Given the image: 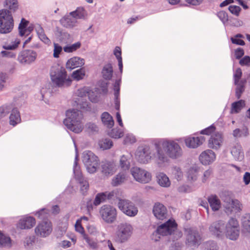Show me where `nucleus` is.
I'll return each instance as SVG.
<instances>
[{
  "mask_svg": "<svg viewBox=\"0 0 250 250\" xmlns=\"http://www.w3.org/2000/svg\"><path fill=\"white\" fill-rule=\"evenodd\" d=\"M245 105V101L241 100L232 104L231 109H240V108L244 107Z\"/></svg>",
  "mask_w": 250,
  "mask_h": 250,
  "instance_id": "nucleus-48",
  "label": "nucleus"
},
{
  "mask_svg": "<svg viewBox=\"0 0 250 250\" xmlns=\"http://www.w3.org/2000/svg\"><path fill=\"white\" fill-rule=\"evenodd\" d=\"M153 212L157 219L163 220L166 218L167 211L166 207L164 205L157 203L154 206Z\"/></svg>",
  "mask_w": 250,
  "mask_h": 250,
  "instance_id": "nucleus-16",
  "label": "nucleus"
},
{
  "mask_svg": "<svg viewBox=\"0 0 250 250\" xmlns=\"http://www.w3.org/2000/svg\"><path fill=\"white\" fill-rule=\"evenodd\" d=\"M242 38H243V36L242 35L238 34L236 35L234 37H232L231 38V41L233 44L240 45H244L245 44V42L243 40L240 39Z\"/></svg>",
  "mask_w": 250,
  "mask_h": 250,
  "instance_id": "nucleus-44",
  "label": "nucleus"
},
{
  "mask_svg": "<svg viewBox=\"0 0 250 250\" xmlns=\"http://www.w3.org/2000/svg\"><path fill=\"white\" fill-rule=\"evenodd\" d=\"M20 43V40L19 39H16L14 41L10 43H6L3 46V48L6 50H13L16 49Z\"/></svg>",
  "mask_w": 250,
  "mask_h": 250,
  "instance_id": "nucleus-38",
  "label": "nucleus"
},
{
  "mask_svg": "<svg viewBox=\"0 0 250 250\" xmlns=\"http://www.w3.org/2000/svg\"><path fill=\"white\" fill-rule=\"evenodd\" d=\"M249 131L247 128H243L242 130L237 128L233 131V136L235 137H241L243 136H246L248 135Z\"/></svg>",
  "mask_w": 250,
  "mask_h": 250,
  "instance_id": "nucleus-43",
  "label": "nucleus"
},
{
  "mask_svg": "<svg viewBox=\"0 0 250 250\" xmlns=\"http://www.w3.org/2000/svg\"><path fill=\"white\" fill-rule=\"evenodd\" d=\"M88 99L93 103H96L98 101V97L95 92L92 90L86 91Z\"/></svg>",
  "mask_w": 250,
  "mask_h": 250,
  "instance_id": "nucleus-49",
  "label": "nucleus"
},
{
  "mask_svg": "<svg viewBox=\"0 0 250 250\" xmlns=\"http://www.w3.org/2000/svg\"><path fill=\"white\" fill-rule=\"evenodd\" d=\"M54 46L53 57L54 58H58L59 57V55L62 51V47L58 43H55L54 44Z\"/></svg>",
  "mask_w": 250,
  "mask_h": 250,
  "instance_id": "nucleus-51",
  "label": "nucleus"
},
{
  "mask_svg": "<svg viewBox=\"0 0 250 250\" xmlns=\"http://www.w3.org/2000/svg\"><path fill=\"white\" fill-rule=\"evenodd\" d=\"M176 229L177 224L175 221L170 219L158 227L157 233L162 235H167L171 234Z\"/></svg>",
  "mask_w": 250,
  "mask_h": 250,
  "instance_id": "nucleus-11",
  "label": "nucleus"
},
{
  "mask_svg": "<svg viewBox=\"0 0 250 250\" xmlns=\"http://www.w3.org/2000/svg\"><path fill=\"white\" fill-rule=\"evenodd\" d=\"M243 226L246 231L250 233V216L244 222Z\"/></svg>",
  "mask_w": 250,
  "mask_h": 250,
  "instance_id": "nucleus-61",
  "label": "nucleus"
},
{
  "mask_svg": "<svg viewBox=\"0 0 250 250\" xmlns=\"http://www.w3.org/2000/svg\"><path fill=\"white\" fill-rule=\"evenodd\" d=\"M103 78L105 80H110L113 74V67L110 63L105 65L102 72Z\"/></svg>",
  "mask_w": 250,
  "mask_h": 250,
  "instance_id": "nucleus-27",
  "label": "nucleus"
},
{
  "mask_svg": "<svg viewBox=\"0 0 250 250\" xmlns=\"http://www.w3.org/2000/svg\"><path fill=\"white\" fill-rule=\"evenodd\" d=\"M124 141L125 144H132L136 142V139L133 135H128L125 137Z\"/></svg>",
  "mask_w": 250,
  "mask_h": 250,
  "instance_id": "nucleus-57",
  "label": "nucleus"
},
{
  "mask_svg": "<svg viewBox=\"0 0 250 250\" xmlns=\"http://www.w3.org/2000/svg\"><path fill=\"white\" fill-rule=\"evenodd\" d=\"M80 184L81 185V190L83 191V194H84L89 188V184L86 180H83L82 182H80Z\"/></svg>",
  "mask_w": 250,
  "mask_h": 250,
  "instance_id": "nucleus-56",
  "label": "nucleus"
},
{
  "mask_svg": "<svg viewBox=\"0 0 250 250\" xmlns=\"http://www.w3.org/2000/svg\"><path fill=\"white\" fill-rule=\"evenodd\" d=\"M101 120L104 125L107 128H111L114 125L112 117L107 112H104L102 114Z\"/></svg>",
  "mask_w": 250,
  "mask_h": 250,
  "instance_id": "nucleus-25",
  "label": "nucleus"
},
{
  "mask_svg": "<svg viewBox=\"0 0 250 250\" xmlns=\"http://www.w3.org/2000/svg\"><path fill=\"white\" fill-rule=\"evenodd\" d=\"M229 10L231 14L236 16H238L241 9L238 6L230 5L229 7Z\"/></svg>",
  "mask_w": 250,
  "mask_h": 250,
  "instance_id": "nucleus-50",
  "label": "nucleus"
},
{
  "mask_svg": "<svg viewBox=\"0 0 250 250\" xmlns=\"http://www.w3.org/2000/svg\"><path fill=\"white\" fill-rule=\"evenodd\" d=\"M14 26V21L11 12L7 9L0 10V33H9Z\"/></svg>",
  "mask_w": 250,
  "mask_h": 250,
  "instance_id": "nucleus-4",
  "label": "nucleus"
},
{
  "mask_svg": "<svg viewBox=\"0 0 250 250\" xmlns=\"http://www.w3.org/2000/svg\"><path fill=\"white\" fill-rule=\"evenodd\" d=\"M118 207L124 213L130 217L136 216L138 212L134 204L127 199L119 198Z\"/></svg>",
  "mask_w": 250,
  "mask_h": 250,
  "instance_id": "nucleus-5",
  "label": "nucleus"
},
{
  "mask_svg": "<svg viewBox=\"0 0 250 250\" xmlns=\"http://www.w3.org/2000/svg\"><path fill=\"white\" fill-rule=\"evenodd\" d=\"M244 54V50L241 48H238L235 51V56L236 59H240Z\"/></svg>",
  "mask_w": 250,
  "mask_h": 250,
  "instance_id": "nucleus-59",
  "label": "nucleus"
},
{
  "mask_svg": "<svg viewBox=\"0 0 250 250\" xmlns=\"http://www.w3.org/2000/svg\"><path fill=\"white\" fill-rule=\"evenodd\" d=\"M113 145L112 141L109 139H102L99 142V146L101 148L103 149H107L110 148Z\"/></svg>",
  "mask_w": 250,
  "mask_h": 250,
  "instance_id": "nucleus-42",
  "label": "nucleus"
},
{
  "mask_svg": "<svg viewBox=\"0 0 250 250\" xmlns=\"http://www.w3.org/2000/svg\"><path fill=\"white\" fill-rule=\"evenodd\" d=\"M9 119L10 125L13 126L20 123L21 121L20 113L17 110H15L11 114Z\"/></svg>",
  "mask_w": 250,
  "mask_h": 250,
  "instance_id": "nucleus-32",
  "label": "nucleus"
},
{
  "mask_svg": "<svg viewBox=\"0 0 250 250\" xmlns=\"http://www.w3.org/2000/svg\"><path fill=\"white\" fill-rule=\"evenodd\" d=\"M102 172L106 176L112 175L117 170V167L113 162H106L102 166Z\"/></svg>",
  "mask_w": 250,
  "mask_h": 250,
  "instance_id": "nucleus-22",
  "label": "nucleus"
},
{
  "mask_svg": "<svg viewBox=\"0 0 250 250\" xmlns=\"http://www.w3.org/2000/svg\"><path fill=\"white\" fill-rule=\"evenodd\" d=\"M216 158L215 153L211 150L207 149L200 155L199 160L201 163L205 165H209Z\"/></svg>",
  "mask_w": 250,
  "mask_h": 250,
  "instance_id": "nucleus-15",
  "label": "nucleus"
},
{
  "mask_svg": "<svg viewBox=\"0 0 250 250\" xmlns=\"http://www.w3.org/2000/svg\"><path fill=\"white\" fill-rule=\"evenodd\" d=\"M186 1L192 5H199L201 4L204 0H185Z\"/></svg>",
  "mask_w": 250,
  "mask_h": 250,
  "instance_id": "nucleus-62",
  "label": "nucleus"
},
{
  "mask_svg": "<svg viewBox=\"0 0 250 250\" xmlns=\"http://www.w3.org/2000/svg\"><path fill=\"white\" fill-rule=\"evenodd\" d=\"M120 165L121 167L124 169H128L129 167V163L128 162L126 158L123 156L120 160Z\"/></svg>",
  "mask_w": 250,
  "mask_h": 250,
  "instance_id": "nucleus-52",
  "label": "nucleus"
},
{
  "mask_svg": "<svg viewBox=\"0 0 250 250\" xmlns=\"http://www.w3.org/2000/svg\"><path fill=\"white\" fill-rule=\"evenodd\" d=\"M35 224L36 221L33 217L25 216L20 219L18 227L21 229H28L32 228Z\"/></svg>",
  "mask_w": 250,
  "mask_h": 250,
  "instance_id": "nucleus-19",
  "label": "nucleus"
},
{
  "mask_svg": "<svg viewBox=\"0 0 250 250\" xmlns=\"http://www.w3.org/2000/svg\"><path fill=\"white\" fill-rule=\"evenodd\" d=\"M159 158L164 161L167 157L176 158L182 154V149L174 141L162 140L155 144Z\"/></svg>",
  "mask_w": 250,
  "mask_h": 250,
  "instance_id": "nucleus-1",
  "label": "nucleus"
},
{
  "mask_svg": "<svg viewBox=\"0 0 250 250\" xmlns=\"http://www.w3.org/2000/svg\"><path fill=\"white\" fill-rule=\"evenodd\" d=\"M239 224L238 221L233 218L230 219L226 225V234L231 240H236L239 236Z\"/></svg>",
  "mask_w": 250,
  "mask_h": 250,
  "instance_id": "nucleus-7",
  "label": "nucleus"
},
{
  "mask_svg": "<svg viewBox=\"0 0 250 250\" xmlns=\"http://www.w3.org/2000/svg\"><path fill=\"white\" fill-rule=\"evenodd\" d=\"M118 231L131 236L133 231L132 226L128 223H122L118 226Z\"/></svg>",
  "mask_w": 250,
  "mask_h": 250,
  "instance_id": "nucleus-29",
  "label": "nucleus"
},
{
  "mask_svg": "<svg viewBox=\"0 0 250 250\" xmlns=\"http://www.w3.org/2000/svg\"><path fill=\"white\" fill-rule=\"evenodd\" d=\"M80 109H89L91 108V107L86 102H82V104H81Z\"/></svg>",
  "mask_w": 250,
  "mask_h": 250,
  "instance_id": "nucleus-64",
  "label": "nucleus"
},
{
  "mask_svg": "<svg viewBox=\"0 0 250 250\" xmlns=\"http://www.w3.org/2000/svg\"><path fill=\"white\" fill-rule=\"evenodd\" d=\"M75 229L77 231L80 232L83 236L84 233V228L83 227L81 220H77L75 224Z\"/></svg>",
  "mask_w": 250,
  "mask_h": 250,
  "instance_id": "nucleus-53",
  "label": "nucleus"
},
{
  "mask_svg": "<svg viewBox=\"0 0 250 250\" xmlns=\"http://www.w3.org/2000/svg\"><path fill=\"white\" fill-rule=\"evenodd\" d=\"M36 233L37 235H40L42 237L46 236V224L44 223L43 224H39L35 229Z\"/></svg>",
  "mask_w": 250,
  "mask_h": 250,
  "instance_id": "nucleus-35",
  "label": "nucleus"
},
{
  "mask_svg": "<svg viewBox=\"0 0 250 250\" xmlns=\"http://www.w3.org/2000/svg\"><path fill=\"white\" fill-rule=\"evenodd\" d=\"M242 76V72L241 68H238L235 70L233 74V80L234 84H237L240 83V80Z\"/></svg>",
  "mask_w": 250,
  "mask_h": 250,
  "instance_id": "nucleus-47",
  "label": "nucleus"
},
{
  "mask_svg": "<svg viewBox=\"0 0 250 250\" xmlns=\"http://www.w3.org/2000/svg\"><path fill=\"white\" fill-rule=\"evenodd\" d=\"M60 22L63 26L66 27H72L75 25L77 21L74 18H71L70 16H66L61 19Z\"/></svg>",
  "mask_w": 250,
  "mask_h": 250,
  "instance_id": "nucleus-26",
  "label": "nucleus"
},
{
  "mask_svg": "<svg viewBox=\"0 0 250 250\" xmlns=\"http://www.w3.org/2000/svg\"><path fill=\"white\" fill-rule=\"evenodd\" d=\"M121 49L119 46H116L114 50V54L116 56L117 60L120 59L121 60L122 57H121Z\"/></svg>",
  "mask_w": 250,
  "mask_h": 250,
  "instance_id": "nucleus-60",
  "label": "nucleus"
},
{
  "mask_svg": "<svg viewBox=\"0 0 250 250\" xmlns=\"http://www.w3.org/2000/svg\"><path fill=\"white\" fill-rule=\"evenodd\" d=\"M225 211L228 214L236 213L241 210V205L236 199L226 197L224 201Z\"/></svg>",
  "mask_w": 250,
  "mask_h": 250,
  "instance_id": "nucleus-8",
  "label": "nucleus"
},
{
  "mask_svg": "<svg viewBox=\"0 0 250 250\" xmlns=\"http://www.w3.org/2000/svg\"><path fill=\"white\" fill-rule=\"evenodd\" d=\"M183 140L186 146L189 148H195L201 146L205 141L203 136H189L179 140V141Z\"/></svg>",
  "mask_w": 250,
  "mask_h": 250,
  "instance_id": "nucleus-12",
  "label": "nucleus"
},
{
  "mask_svg": "<svg viewBox=\"0 0 250 250\" xmlns=\"http://www.w3.org/2000/svg\"><path fill=\"white\" fill-rule=\"evenodd\" d=\"M81 43L80 42H77L72 45H67L63 47V50L66 53H71L76 51L80 48Z\"/></svg>",
  "mask_w": 250,
  "mask_h": 250,
  "instance_id": "nucleus-37",
  "label": "nucleus"
},
{
  "mask_svg": "<svg viewBox=\"0 0 250 250\" xmlns=\"http://www.w3.org/2000/svg\"><path fill=\"white\" fill-rule=\"evenodd\" d=\"M113 196V192L106 191L98 193L95 197L93 204L96 206H98L101 203L111 199Z\"/></svg>",
  "mask_w": 250,
  "mask_h": 250,
  "instance_id": "nucleus-21",
  "label": "nucleus"
},
{
  "mask_svg": "<svg viewBox=\"0 0 250 250\" xmlns=\"http://www.w3.org/2000/svg\"><path fill=\"white\" fill-rule=\"evenodd\" d=\"M36 53L31 51H24L18 57V60L21 63H29L35 61Z\"/></svg>",
  "mask_w": 250,
  "mask_h": 250,
  "instance_id": "nucleus-17",
  "label": "nucleus"
},
{
  "mask_svg": "<svg viewBox=\"0 0 250 250\" xmlns=\"http://www.w3.org/2000/svg\"><path fill=\"white\" fill-rule=\"evenodd\" d=\"M121 80L119 79L116 81L114 85V104L115 109H119L120 107V102L119 100L120 84Z\"/></svg>",
  "mask_w": 250,
  "mask_h": 250,
  "instance_id": "nucleus-23",
  "label": "nucleus"
},
{
  "mask_svg": "<svg viewBox=\"0 0 250 250\" xmlns=\"http://www.w3.org/2000/svg\"><path fill=\"white\" fill-rule=\"evenodd\" d=\"M210 231L217 237L221 236L226 230V226L221 220L213 223L209 228Z\"/></svg>",
  "mask_w": 250,
  "mask_h": 250,
  "instance_id": "nucleus-13",
  "label": "nucleus"
},
{
  "mask_svg": "<svg viewBox=\"0 0 250 250\" xmlns=\"http://www.w3.org/2000/svg\"><path fill=\"white\" fill-rule=\"evenodd\" d=\"M216 130V127L213 125H211L210 126L202 130L201 131V134L207 135H212L215 133Z\"/></svg>",
  "mask_w": 250,
  "mask_h": 250,
  "instance_id": "nucleus-46",
  "label": "nucleus"
},
{
  "mask_svg": "<svg viewBox=\"0 0 250 250\" xmlns=\"http://www.w3.org/2000/svg\"><path fill=\"white\" fill-rule=\"evenodd\" d=\"M131 173L136 180L139 182L147 183L151 180V174L146 170L139 167L132 168Z\"/></svg>",
  "mask_w": 250,
  "mask_h": 250,
  "instance_id": "nucleus-9",
  "label": "nucleus"
},
{
  "mask_svg": "<svg viewBox=\"0 0 250 250\" xmlns=\"http://www.w3.org/2000/svg\"><path fill=\"white\" fill-rule=\"evenodd\" d=\"M201 239L200 236L195 233L189 234L188 236V241L189 245H198Z\"/></svg>",
  "mask_w": 250,
  "mask_h": 250,
  "instance_id": "nucleus-34",
  "label": "nucleus"
},
{
  "mask_svg": "<svg viewBox=\"0 0 250 250\" xmlns=\"http://www.w3.org/2000/svg\"><path fill=\"white\" fill-rule=\"evenodd\" d=\"M84 161L89 173L95 172L99 165L98 157L93 153L89 152L84 156Z\"/></svg>",
  "mask_w": 250,
  "mask_h": 250,
  "instance_id": "nucleus-10",
  "label": "nucleus"
},
{
  "mask_svg": "<svg viewBox=\"0 0 250 250\" xmlns=\"http://www.w3.org/2000/svg\"><path fill=\"white\" fill-rule=\"evenodd\" d=\"M223 142L221 134L217 132L211 136L208 141V146L212 149H217L220 147Z\"/></svg>",
  "mask_w": 250,
  "mask_h": 250,
  "instance_id": "nucleus-18",
  "label": "nucleus"
},
{
  "mask_svg": "<svg viewBox=\"0 0 250 250\" xmlns=\"http://www.w3.org/2000/svg\"><path fill=\"white\" fill-rule=\"evenodd\" d=\"M246 83V80L245 79H242L240 81V83L235 84L237 86L236 88V96L238 99L240 98L242 93L244 91Z\"/></svg>",
  "mask_w": 250,
  "mask_h": 250,
  "instance_id": "nucleus-31",
  "label": "nucleus"
},
{
  "mask_svg": "<svg viewBox=\"0 0 250 250\" xmlns=\"http://www.w3.org/2000/svg\"><path fill=\"white\" fill-rule=\"evenodd\" d=\"M85 75V71L83 69L81 68L74 71L72 74L73 78L77 81L83 79Z\"/></svg>",
  "mask_w": 250,
  "mask_h": 250,
  "instance_id": "nucleus-40",
  "label": "nucleus"
},
{
  "mask_svg": "<svg viewBox=\"0 0 250 250\" xmlns=\"http://www.w3.org/2000/svg\"><path fill=\"white\" fill-rule=\"evenodd\" d=\"M159 184L164 187H168L170 185V182L168 177L164 173H160L157 176Z\"/></svg>",
  "mask_w": 250,
  "mask_h": 250,
  "instance_id": "nucleus-30",
  "label": "nucleus"
},
{
  "mask_svg": "<svg viewBox=\"0 0 250 250\" xmlns=\"http://www.w3.org/2000/svg\"><path fill=\"white\" fill-rule=\"evenodd\" d=\"M0 246L3 247H10L11 246V241L10 237L5 235L0 231Z\"/></svg>",
  "mask_w": 250,
  "mask_h": 250,
  "instance_id": "nucleus-33",
  "label": "nucleus"
},
{
  "mask_svg": "<svg viewBox=\"0 0 250 250\" xmlns=\"http://www.w3.org/2000/svg\"><path fill=\"white\" fill-rule=\"evenodd\" d=\"M83 238L88 244L90 248L96 249L98 248V245L97 241L89 238L86 234H83Z\"/></svg>",
  "mask_w": 250,
  "mask_h": 250,
  "instance_id": "nucleus-45",
  "label": "nucleus"
},
{
  "mask_svg": "<svg viewBox=\"0 0 250 250\" xmlns=\"http://www.w3.org/2000/svg\"><path fill=\"white\" fill-rule=\"evenodd\" d=\"M130 236L127 235L125 233L121 232L118 230L116 236L115 237V241L119 243H124L129 238Z\"/></svg>",
  "mask_w": 250,
  "mask_h": 250,
  "instance_id": "nucleus-36",
  "label": "nucleus"
},
{
  "mask_svg": "<svg viewBox=\"0 0 250 250\" xmlns=\"http://www.w3.org/2000/svg\"><path fill=\"white\" fill-rule=\"evenodd\" d=\"M125 176L124 174H119L116 177L114 178L112 181V185L113 186H117L124 182Z\"/></svg>",
  "mask_w": 250,
  "mask_h": 250,
  "instance_id": "nucleus-41",
  "label": "nucleus"
},
{
  "mask_svg": "<svg viewBox=\"0 0 250 250\" xmlns=\"http://www.w3.org/2000/svg\"><path fill=\"white\" fill-rule=\"evenodd\" d=\"M239 63L242 66H250V57L248 56H245L240 60Z\"/></svg>",
  "mask_w": 250,
  "mask_h": 250,
  "instance_id": "nucleus-54",
  "label": "nucleus"
},
{
  "mask_svg": "<svg viewBox=\"0 0 250 250\" xmlns=\"http://www.w3.org/2000/svg\"><path fill=\"white\" fill-rule=\"evenodd\" d=\"M99 212L103 220L107 223H113L117 218V210L115 208L110 205L103 206L101 208Z\"/></svg>",
  "mask_w": 250,
  "mask_h": 250,
  "instance_id": "nucleus-6",
  "label": "nucleus"
},
{
  "mask_svg": "<svg viewBox=\"0 0 250 250\" xmlns=\"http://www.w3.org/2000/svg\"><path fill=\"white\" fill-rule=\"evenodd\" d=\"M69 15L76 19H83L86 15V12L83 7H78L76 10L69 13Z\"/></svg>",
  "mask_w": 250,
  "mask_h": 250,
  "instance_id": "nucleus-28",
  "label": "nucleus"
},
{
  "mask_svg": "<svg viewBox=\"0 0 250 250\" xmlns=\"http://www.w3.org/2000/svg\"><path fill=\"white\" fill-rule=\"evenodd\" d=\"M50 75L52 83L57 86H68L71 83V80L67 77V72L64 67H58L52 69Z\"/></svg>",
  "mask_w": 250,
  "mask_h": 250,
  "instance_id": "nucleus-3",
  "label": "nucleus"
},
{
  "mask_svg": "<svg viewBox=\"0 0 250 250\" xmlns=\"http://www.w3.org/2000/svg\"><path fill=\"white\" fill-rule=\"evenodd\" d=\"M66 116L64 124L73 131L81 132L82 129L81 120L83 117L82 110H66Z\"/></svg>",
  "mask_w": 250,
  "mask_h": 250,
  "instance_id": "nucleus-2",
  "label": "nucleus"
},
{
  "mask_svg": "<svg viewBox=\"0 0 250 250\" xmlns=\"http://www.w3.org/2000/svg\"><path fill=\"white\" fill-rule=\"evenodd\" d=\"M208 201L210 207L213 211L218 210L221 206V201L216 195H211L208 198Z\"/></svg>",
  "mask_w": 250,
  "mask_h": 250,
  "instance_id": "nucleus-24",
  "label": "nucleus"
},
{
  "mask_svg": "<svg viewBox=\"0 0 250 250\" xmlns=\"http://www.w3.org/2000/svg\"><path fill=\"white\" fill-rule=\"evenodd\" d=\"M109 135L112 138H119L123 136V132H119L116 129H113L110 132Z\"/></svg>",
  "mask_w": 250,
  "mask_h": 250,
  "instance_id": "nucleus-55",
  "label": "nucleus"
},
{
  "mask_svg": "<svg viewBox=\"0 0 250 250\" xmlns=\"http://www.w3.org/2000/svg\"><path fill=\"white\" fill-rule=\"evenodd\" d=\"M5 5L11 11L15 12L18 8L17 0H5Z\"/></svg>",
  "mask_w": 250,
  "mask_h": 250,
  "instance_id": "nucleus-39",
  "label": "nucleus"
},
{
  "mask_svg": "<svg viewBox=\"0 0 250 250\" xmlns=\"http://www.w3.org/2000/svg\"><path fill=\"white\" fill-rule=\"evenodd\" d=\"M99 86L102 88V91L104 93H106L107 92L108 83L102 81L99 82Z\"/></svg>",
  "mask_w": 250,
  "mask_h": 250,
  "instance_id": "nucleus-58",
  "label": "nucleus"
},
{
  "mask_svg": "<svg viewBox=\"0 0 250 250\" xmlns=\"http://www.w3.org/2000/svg\"><path fill=\"white\" fill-rule=\"evenodd\" d=\"M84 64V60L78 57H74L67 61L66 67L72 70L77 67H81Z\"/></svg>",
  "mask_w": 250,
  "mask_h": 250,
  "instance_id": "nucleus-20",
  "label": "nucleus"
},
{
  "mask_svg": "<svg viewBox=\"0 0 250 250\" xmlns=\"http://www.w3.org/2000/svg\"><path fill=\"white\" fill-rule=\"evenodd\" d=\"M34 25L25 19H22L19 26L20 34L21 36H28L33 30Z\"/></svg>",
  "mask_w": 250,
  "mask_h": 250,
  "instance_id": "nucleus-14",
  "label": "nucleus"
},
{
  "mask_svg": "<svg viewBox=\"0 0 250 250\" xmlns=\"http://www.w3.org/2000/svg\"><path fill=\"white\" fill-rule=\"evenodd\" d=\"M244 181L246 185L250 182V173L246 172L244 176Z\"/></svg>",
  "mask_w": 250,
  "mask_h": 250,
  "instance_id": "nucleus-63",
  "label": "nucleus"
}]
</instances>
